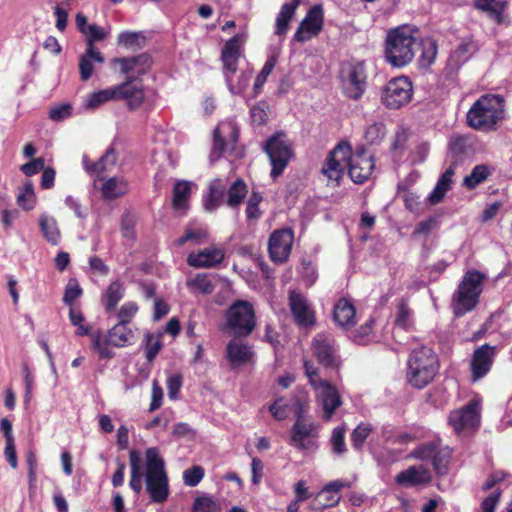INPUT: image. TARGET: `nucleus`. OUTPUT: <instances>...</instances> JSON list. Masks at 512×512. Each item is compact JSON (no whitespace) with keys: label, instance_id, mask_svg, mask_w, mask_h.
Listing matches in <instances>:
<instances>
[{"label":"nucleus","instance_id":"1","mask_svg":"<svg viewBox=\"0 0 512 512\" xmlns=\"http://www.w3.org/2000/svg\"><path fill=\"white\" fill-rule=\"evenodd\" d=\"M418 29L410 25H402L388 31L385 40V59L393 67H404L409 64L420 49L416 37Z\"/></svg>","mask_w":512,"mask_h":512},{"label":"nucleus","instance_id":"2","mask_svg":"<svg viewBox=\"0 0 512 512\" xmlns=\"http://www.w3.org/2000/svg\"><path fill=\"white\" fill-rule=\"evenodd\" d=\"M145 486L154 503H164L169 497V480L165 462L156 447H150L145 453Z\"/></svg>","mask_w":512,"mask_h":512},{"label":"nucleus","instance_id":"3","mask_svg":"<svg viewBox=\"0 0 512 512\" xmlns=\"http://www.w3.org/2000/svg\"><path fill=\"white\" fill-rule=\"evenodd\" d=\"M504 118V99L500 95L481 96L469 109L467 122L477 130H494Z\"/></svg>","mask_w":512,"mask_h":512},{"label":"nucleus","instance_id":"4","mask_svg":"<svg viewBox=\"0 0 512 512\" xmlns=\"http://www.w3.org/2000/svg\"><path fill=\"white\" fill-rule=\"evenodd\" d=\"M407 380L415 388L422 389L437 375L439 362L436 353L429 347L414 349L408 358Z\"/></svg>","mask_w":512,"mask_h":512},{"label":"nucleus","instance_id":"5","mask_svg":"<svg viewBox=\"0 0 512 512\" xmlns=\"http://www.w3.org/2000/svg\"><path fill=\"white\" fill-rule=\"evenodd\" d=\"M485 275L477 270L468 271L453 298L454 313L462 316L474 309L482 292Z\"/></svg>","mask_w":512,"mask_h":512},{"label":"nucleus","instance_id":"6","mask_svg":"<svg viewBox=\"0 0 512 512\" xmlns=\"http://www.w3.org/2000/svg\"><path fill=\"white\" fill-rule=\"evenodd\" d=\"M223 330L235 336L246 337L256 326L255 311L251 303L245 300L235 301L225 312Z\"/></svg>","mask_w":512,"mask_h":512},{"label":"nucleus","instance_id":"7","mask_svg":"<svg viewBox=\"0 0 512 512\" xmlns=\"http://www.w3.org/2000/svg\"><path fill=\"white\" fill-rule=\"evenodd\" d=\"M367 78L368 75L363 62L344 64L340 70L342 92L349 99H360L366 91Z\"/></svg>","mask_w":512,"mask_h":512},{"label":"nucleus","instance_id":"8","mask_svg":"<svg viewBox=\"0 0 512 512\" xmlns=\"http://www.w3.org/2000/svg\"><path fill=\"white\" fill-rule=\"evenodd\" d=\"M264 150L272 166L271 176L277 178L293 156L291 143L285 134L277 133L267 140Z\"/></svg>","mask_w":512,"mask_h":512},{"label":"nucleus","instance_id":"9","mask_svg":"<svg viewBox=\"0 0 512 512\" xmlns=\"http://www.w3.org/2000/svg\"><path fill=\"white\" fill-rule=\"evenodd\" d=\"M298 410L296 412V421L291 431V444L300 449L308 450L315 446L318 438V427L312 421L303 418V405L296 401Z\"/></svg>","mask_w":512,"mask_h":512},{"label":"nucleus","instance_id":"10","mask_svg":"<svg viewBox=\"0 0 512 512\" xmlns=\"http://www.w3.org/2000/svg\"><path fill=\"white\" fill-rule=\"evenodd\" d=\"M413 95V86L408 77H396L388 81L381 94L382 103L390 109L408 104Z\"/></svg>","mask_w":512,"mask_h":512},{"label":"nucleus","instance_id":"11","mask_svg":"<svg viewBox=\"0 0 512 512\" xmlns=\"http://www.w3.org/2000/svg\"><path fill=\"white\" fill-rule=\"evenodd\" d=\"M350 156V145L339 143L326 157L321 169L329 183L339 185V182L348 168V157Z\"/></svg>","mask_w":512,"mask_h":512},{"label":"nucleus","instance_id":"12","mask_svg":"<svg viewBox=\"0 0 512 512\" xmlns=\"http://www.w3.org/2000/svg\"><path fill=\"white\" fill-rule=\"evenodd\" d=\"M312 352L317 361L324 367L338 368L341 359L335 338L328 333H318L312 340Z\"/></svg>","mask_w":512,"mask_h":512},{"label":"nucleus","instance_id":"13","mask_svg":"<svg viewBox=\"0 0 512 512\" xmlns=\"http://www.w3.org/2000/svg\"><path fill=\"white\" fill-rule=\"evenodd\" d=\"M448 421L457 433L474 430L480 422L479 402L471 400L464 407L452 411Z\"/></svg>","mask_w":512,"mask_h":512},{"label":"nucleus","instance_id":"14","mask_svg":"<svg viewBox=\"0 0 512 512\" xmlns=\"http://www.w3.org/2000/svg\"><path fill=\"white\" fill-rule=\"evenodd\" d=\"M289 308L295 323L302 328L313 327L316 323V314L312 304L301 292H289Z\"/></svg>","mask_w":512,"mask_h":512},{"label":"nucleus","instance_id":"15","mask_svg":"<svg viewBox=\"0 0 512 512\" xmlns=\"http://www.w3.org/2000/svg\"><path fill=\"white\" fill-rule=\"evenodd\" d=\"M375 168L373 155L361 148L350 152L348 157V174L354 183L362 184L371 176Z\"/></svg>","mask_w":512,"mask_h":512},{"label":"nucleus","instance_id":"16","mask_svg":"<svg viewBox=\"0 0 512 512\" xmlns=\"http://www.w3.org/2000/svg\"><path fill=\"white\" fill-rule=\"evenodd\" d=\"M294 241V234L290 229H280L274 231L269 238L268 250L273 262L284 263L291 252Z\"/></svg>","mask_w":512,"mask_h":512},{"label":"nucleus","instance_id":"17","mask_svg":"<svg viewBox=\"0 0 512 512\" xmlns=\"http://www.w3.org/2000/svg\"><path fill=\"white\" fill-rule=\"evenodd\" d=\"M313 389L316 401L323 410L324 420H330L335 411L342 405V399L336 386L325 380Z\"/></svg>","mask_w":512,"mask_h":512},{"label":"nucleus","instance_id":"18","mask_svg":"<svg viewBox=\"0 0 512 512\" xmlns=\"http://www.w3.org/2000/svg\"><path fill=\"white\" fill-rule=\"evenodd\" d=\"M323 10L321 6H313L306 14L297 28L294 39L298 42H304L316 36L322 29Z\"/></svg>","mask_w":512,"mask_h":512},{"label":"nucleus","instance_id":"19","mask_svg":"<svg viewBox=\"0 0 512 512\" xmlns=\"http://www.w3.org/2000/svg\"><path fill=\"white\" fill-rule=\"evenodd\" d=\"M494 357L495 348L488 344H484L474 351L471 360V373L473 381H478L490 371Z\"/></svg>","mask_w":512,"mask_h":512},{"label":"nucleus","instance_id":"20","mask_svg":"<svg viewBox=\"0 0 512 512\" xmlns=\"http://www.w3.org/2000/svg\"><path fill=\"white\" fill-rule=\"evenodd\" d=\"M224 250L217 247H207L198 252L190 253L187 263L195 268H212L224 260Z\"/></svg>","mask_w":512,"mask_h":512},{"label":"nucleus","instance_id":"21","mask_svg":"<svg viewBox=\"0 0 512 512\" xmlns=\"http://www.w3.org/2000/svg\"><path fill=\"white\" fill-rule=\"evenodd\" d=\"M151 57L147 53H142L133 57L116 58L114 64L120 66L121 73L135 80L136 75H142L151 66Z\"/></svg>","mask_w":512,"mask_h":512},{"label":"nucleus","instance_id":"22","mask_svg":"<svg viewBox=\"0 0 512 512\" xmlns=\"http://www.w3.org/2000/svg\"><path fill=\"white\" fill-rule=\"evenodd\" d=\"M243 43V35L237 34L224 45L221 59L223 62L225 74H237V62L241 55V46Z\"/></svg>","mask_w":512,"mask_h":512},{"label":"nucleus","instance_id":"23","mask_svg":"<svg viewBox=\"0 0 512 512\" xmlns=\"http://www.w3.org/2000/svg\"><path fill=\"white\" fill-rule=\"evenodd\" d=\"M117 99H125L131 109L139 107L144 100L142 86L134 82L130 77L126 81L115 86Z\"/></svg>","mask_w":512,"mask_h":512},{"label":"nucleus","instance_id":"24","mask_svg":"<svg viewBox=\"0 0 512 512\" xmlns=\"http://www.w3.org/2000/svg\"><path fill=\"white\" fill-rule=\"evenodd\" d=\"M229 132L231 141L234 143L238 138V129L233 122L227 121L218 125L214 131V142L210 159H218L226 150L228 143L225 142L224 135Z\"/></svg>","mask_w":512,"mask_h":512},{"label":"nucleus","instance_id":"25","mask_svg":"<svg viewBox=\"0 0 512 512\" xmlns=\"http://www.w3.org/2000/svg\"><path fill=\"white\" fill-rule=\"evenodd\" d=\"M226 356L233 367L249 363L254 352L252 347L241 341L232 340L226 347Z\"/></svg>","mask_w":512,"mask_h":512},{"label":"nucleus","instance_id":"26","mask_svg":"<svg viewBox=\"0 0 512 512\" xmlns=\"http://www.w3.org/2000/svg\"><path fill=\"white\" fill-rule=\"evenodd\" d=\"M356 310L347 299H340L334 306L333 319L337 325L345 330L355 325Z\"/></svg>","mask_w":512,"mask_h":512},{"label":"nucleus","instance_id":"27","mask_svg":"<svg viewBox=\"0 0 512 512\" xmlns=\"http://www.w3.org/2000/svg\"><path fill=\"white\" fill-rule=\"evenodd\" d=\"M430 480V470L423 465L411 466L396 476V482L406 486L428 483Z\"/></svg>","mask_w":512,"mask_h":512},{"label":"nucleus","instance_id":"28","mask_svg":"<svg viewBox=\"0 0 512 512\" xmlns=\"http://www.w3.org/2000/svg\"><path fill=\"white\" fill-rule=\"evenodd\" d=\"M301 0H289L285 2L280 12L276 17L275 23V34L278 36H283L287 33L289 29V23L293 16L295 15V11L299 6Z\"/></svg>","mask_w":512,"mask_h":512},{"label":"nucleus","instance_id":"29","mask_svg":"<svg viewBox=\"0 0 512 512\" xmlns=\"http://www.w3.org/2000/svg\"><path fill=\"white\" fill-rule=\"evenodd\" d=\"M108 340L111 346L125 347L135 341V333L128 325L118 322L108 331Z\"/></svg>","mask_w":512,"mask_h":512},{"label":"nucleus","instance_id":"30","mask_svg":"<svg viewBox=\"0 0 512 512\" xmlns=\"http://www.w3.org/2000/svg\"><path fill=\"white\" fill-rule=\"evenodd\" d=\"M469 140L465 136L455 135L449 141V155L451 164L457 166L470 152Z\"/></svg>","mask_w":512,"mask_h":512},{"label":"nucleus","instance_id":"31","mask_svg":"<svg viewBox=\"0 0 512 512\" xmlns=\"http://www.w3.org/2000/svg\"><path fill=\"white\" fill-rule=\"evenodd\" d=\"M225 191L226 184L221 179L213 180L209 187V194L203 203L205 210L212 212L224 203Z\"/></svg>","mask_w":512,"mask_h":512},{"label":"nucleus","instance_id":"32","mask_svg":"<svg viewBox=\"0 0 512 512\" xmlns=\"http://www.w3.org/2000/svg\"><path fill=\"white\" fill-rule=\"evenodd\" d=\"M94 62L102 64L104 62V57L95 48H87L79 62L80 77L83 81H87L92 76L94 71Z\"/></svg>","mask_w":512,"mask_h":512},{"label":"nucleus","instance_id":"33","mask_svg":"<svg viewBox=\"0 0 512 512\" xmlns=\"http://www.w3.org/2000/svg\"><path fill=\"white\" fill-rule=\"evenodd\" d=\"M141 456L140 453L134 449L129 452V464H130V488L136 493H140L142 490V479L144 474L141 471Z\"/></svg>","mask_w":512,"mask_h":512},{"label":"nucleus","instance_id":"34","mask_svg":"<svg viewBox=\"0 0 512 512\" xmlns=\"http://www.w3.org/2000/svg\"><path fill=\"white\" fill-rule=\"evenodd\" d=\"M129 190V184L123 177H111L102 186V195L107 200H112L125 195Z\"/></svg>","mask_w":512,"mask_h":512},{"label":"nucleus","instance_id":"35","mask_svg":"<svg viewBox=\"0 0 512 512\" xmlns=\"http://www.w3.org/2000/svg\"><path fill=\"white\" fill-rule=\"evenodd\" d=\"M40 230L44 238L51 245L56 246L61 241V232L58 228V224L55 218L42 215L39 220Z\"/></svg>","mask_w":512,"mask_h":512},{"label":"nucleus","instance_id":"36","mask_svg":"<svg viewBox=\"0 0 512 512\" xmlns=\"http://www.w3.org/2000/svg\"><path fill=\"white\" fill-rule=\"evenodd\" d=\"M248 193L247 185L242 179L235 180L227 190L225 203L230 208H237Z\"/></svg>","mask_w":512,"mask_h":512},{"label":"nucleus","instance_id":"37","mask_svg":"<svg viewBox=\"0 0 512 512\" xmlns=\"http://www.w3.org/2000/svg\"><path fill=\"white\" fill-rule=\"evenodd\" d=\"M116 160L117 157L115 150L113 148H109L97 162L89 164L88 159L84 157L83 164L87 171L100 173L107 171L110 167L114 166Z\"/></svg>","mask_w":512,"mask_h":512},{"label":"nucleus","instance_id":"38","mask_svg":"<svg viewBox=\"0 0 512 512\" xmlns=\"http://www.w3.org/2000/svg\"><path fill=\"white\" fill-rule=\"evenodd\" d=\"M491 175V170L486 164L476 165L471 173L463 179V186L469 190L475 189Z\"/></svg>","mask_w":512,"mask_h":512},{"label":"nucleus","instance_id":"39","mask_svg":"<svg viewBox=\"0 0 512 512\" xmlns=\"http://www.w3.org/2000/svg\"><path fill=\"white\" fill-rule=\"evenodd\" d=\"M145 36L141 32L125 31L118 35L117 44L126 49L136 51L145 45Z\"/></svg>","mask_w":512,"mask_h":512},{"label":"nucleus","instance_id":"40","mask_svg":"<svg viewBox=\"0 0 512 512\" xmlns=\"http://www.w3.org/2000/svg\"><path fill=\"white\" fill-rule=\"evenodd\" d=\"M110 100H117L115 86L88 95L85 99V107L96 109Z\"/></svg>","mask_w":512,"mask_h":512},{"label":"nucleus","instance_id":"41","mask_svg":"<svg viewBox=\"0 0 512 512\" xmlns=\"http://www.w3.org/2000/svg\"><path fill=\"white\" fill-rule=\"evenodd\" d=\"M252 73L250 71H242L239 75L225 74L226 83L232 94H240L248 86Z\"/></svg>","mask_w":512,"mask_h":512},{"label":"nucleus","instance_id":"42","mask_svg":"<svg viewBox=\"0 0 512 512\" xmlns=\"http://www.w3.org/2000/svg\"><path fill=\"white\" fill-rule=\"evenodd\" d=\"M124 296V287L119 281L112 282L104 295V306L107 312L115 309L118 302Z\"/></svg>","mask_w":512,"mask_h":512},{"label":"nucleus","instance_id":"43","mask_svg":"<svg viewBox=\"0 0 512 512\" xmlns=\"http://www.w3.org/2000/svg\"><path fill=\"white\" fill-rule=\"evenodd\" d=\"M419 43L421 48L419 64L421 67L428 68L434 63L437 55L436 41L431 38H427L425 40L419 41Z\"/></svg>","mask_w":512,"mask_h":512},{"label":"nucleus","instance_id":"44","mask_svg":"<svg viewBox=\"0 0 512 512\" xmlns=\"http://www.w3.org/2000/svg\"><path fill=\"white\" fill-rule=\"evenodd\" d=\"M451 459V450L439 444L432 459V465L438 475H445L448 472V465Z\"/></svg>","mask_w":512,"mask_h":512},{"label":"nucleus","instance_id":"45","mask_svg":"<svg viewBox=\"0 0 512 512\" xmlns=\"http://www.w3.org/2000/svg\"><path fill=\"white\" fill-rule=\"evenodd\" d=\"M92 349L98 353L100 358L110 359L114 356L113 351L109 348L111 345L108 340V334L101 332L91 334Z\"/></svg>","mask_w":512,"mask_h":512},{"label":"nucleus","instance_id":"46","mask_svg":"<svg viewBox=\"0 0 512 512\" xmlns=\"http://www.w3.org/2000/svg\"><path fill=\"white\" fill-rule=\"evenodd\" d=\"M191 187L187 181H179L173 189V206L176 209L186 208V204L190 198Z\"/></svg>","mask_w":512,"mask_h":512},{"label":"nucleus","instance_id":"47","mask_svg":"<svg viewBox=\"0 0 512 512\" xmlns=\"http://www.w3.org/2000/svg\"><path fill=\"white\" fill-rule=\"evenodd\" d=\"M296 401L298 400L295 399L293 402H288L283 397H280L269 406V411L276 420H284L288 417L293 406L296 407V411L298 410Z\"/></svg>","mask_w":512,"mask_h":512},{"label":"nucleus","instance_id":"48","mask_svg":"<svg viewBox=\"0 0 512 512\" xmlns=\"http://www.w3.org/2000/svg\"><path fill=\"white\" fill-rule=\"evenodd\" d=\"M17 203L25 210H31L34 208L36 196L34 193L33 183L30 180H26L23 183L22 190L17 195Z\"/></svg>","mask_w":512,"mask_h":512},{"label":"nucleus","instance_id":"49","mask_svg":"<svg viewBox=\"0 0 512 512\" xmlns=\"http://www.w3.org/2000/svg\"><path fill=\"white\" fill-rule=\"evenodd\" d=\"M208 233L204 228H187L183 236L175 241L176 246H182L187 242H193L194 244H202L207 239Z\"/></svg>","mask_w":512,"mask_h":512},{"label":"nucleus","instance_id":"50","mask_svg":"<svg viewBox=\"0 0 512 512\" xmlns=\"http://www.w3.org/2000/svg\"><path fill=\"white\" fill-rule=\"evenodd\" d=\"M439 444L440 443L437 441L423 443V444L419 445L417 448H415L413 451H411V453L409 454V457H411L413 459L421 460V461H427V460L432 461Z\"/></svg>","mask_w":512,"mask_h":512},{"label":"nucleus","instance_id":"51","mask_svg":"<svg viewBox=\"0 0 512 512\" xmlns=\"http://www.w3.org/2000/svg\"><path fill=\"white\" fill-rule=\"evenodd\" d=\"M476 7L489 12L499 22L505 8V2L503 0H476Z\"/></svg>","mask_w":512,"mask_h":512},{"label":"nucleus","instance_id":"52","mask_svg":"<svg viewBox=\"0 0 512 512\" xmlns=\"http://www.w3.org/2000/svg\"><path fill=\"white\" fill-rule=\"evenodd\" d=\"M372 431V426L368 423H360L351 434V442L356 450H360Z\"/></svg>","mask_w":512,"mask_h":512},{"label":"nucleus","instance_id":"53","mask_svg":"<svg viewBox=\"0 0 512 512\" xmlns=\"http://www.w3.org/2000/svg\"><path fill=\"white\" fill-rule=\"evenodd\" d=\"M83 35L86 37L87 48H95L94 43L103 41L107 37L108 32L96 24H90Z\"/></svg>","mask_w":512,"mask_h":512},{"label":"nucleus","instance_id":"54","mask_svg":"<svg viewBox=\"0 0 512 512\" xmlns=\"http://www.w3.org/2000/svg\"><path fill=\"white\" fill-rule=\"evenodd\" d=\"M412 312L405 302H400L397 307L395 325L402 329H408L412 325Z\"/></svg>","mask_w":512,"mask_h":512},{"label":"nucleus","instance_id":"55","mask_svg":"<svg viewBox=\"0 0 512 512\" xmlns=\"http://www.w3.org/2000/svg\"><path fill=\"white\" fill-rule=\"evenodd\" d=\"M385 134V125L382 122H376L367 127L364 137L370 144H376L384 138Z\"/></svg>","mask_w":512,"mask_h":512},{"label":"nucleus","instance_id":"56","mask_svg":"<svg viewBox=\"0 0 512 512\" xmlns=\"http://www.w3.org/2000/svg\"><path fill=\"white\" fill-rule=\"evenodd\" d=\"M187 284L204 294H211L214 290V285L207 274H197Z\"/></svg>","mask_w":512,"mask_h":512},{"label":"nucleus","instance_id":"57","mask_svg":"<svg viewBox=\"0 0 512 512\" xmlns=\"http://www.w3.org/2000/svg\"><path fill=\"white\" fill-rule=\"evenodd\" d=\"M345 428L336 427L334 428L331 436L332 450L337 455H342L347 451L345 441Z\"/></svg>","mask_w":512,"mask_h":512},{"label":"nucleus","instance_id":"58","mask_svg":"<svg viewBox=\"0 0 512 512\" xmlns=\"http://www.w3.org/2000/svg\"><path fill=\"white\" fill-rule=\"evenodd\" d=\"M204 477V469L201 466H194L183 472V481L186 486L195 487Z\"/></svg>","mask_w":512,"mask_h":512},{"label":"nucleus","instance_id":"59","mask_svg":"<svg viewBox=\"0 0 512 512\" xmlns=\"http://www.w3.org/2000/svg\"><path fill=\"white\" fill-rule=\"evenodd\" d=\"M82 294V289L76 279H70L66 285L63 301L72 306L74 301Z\"/></svg>","mask_w":512,"mask_h":512},{"label":"nucleus","instance_id":"60","mask_svg":"<svg viewBox=\"0 0 512 512\" xmlns=\"http://www.w3.org/2000/svg\"><path fill=\"white\" fill-rule=\"evenodd\" d=\"M138 309V305L135 302L124 303L117 313L118 322L128 325L137 314Z\"/></svg>","mask_w":512,"mask_h":512},{"label":"nucleus","instance_id":"61","mask_svg":"<svg viewBox=\"0 0 512 512\" xmlns=\"http://www.w3.org/2000/svg\"><path fill=\"white\" fill-rule=\"evenodd\" d=\"M193 512H218V505L217 503L207 496H201L197 497L194 500Z\"/></svg>","mask_w":512,"mask_h":512},{"label":"nucleus","instance_id":"62","mask_svg":"<svg viewBox=\"0 0 512 512\" xmlns=\"http://www.w3.org/2000/svg\"><path fill=\"white\" fill-rule=\"evenodd\" d=\"M135 225H136V217L130 213H126L122 217L121 221V233L124 238L134 240L135 233Z\"/></svg>","mask_w":512,"mask_h":512},{"label":"nucleus","instance_id":"63","mask_svg":"<svg viewBox=\"0 0 512 512\" xmlns=\"http://www.w3.org/2000/svg\"><path fill=\"white\" fill-rule=\"evenodd\" d=\"M71 114L72 106L68 103L55 105L49 110V118L55 122L63 121L70 117Z\"/></svg>","mask_w":512,"mask_h":512},{"label":"nucleus","instance_id":"64","mask_svg":"<svg viewBox=\"0 0 512 512\" xmlns=\"http://www.w3.org/2000/svg\"><path fill=\"white\" fill-rule=\"evenodd\" d=\"M262 197L258 192H253L248 200L246 215L249 220H257L260 217L259 204Z\"/></svg>","mask_w":512,"mask_h":512}]
</instances>
